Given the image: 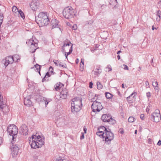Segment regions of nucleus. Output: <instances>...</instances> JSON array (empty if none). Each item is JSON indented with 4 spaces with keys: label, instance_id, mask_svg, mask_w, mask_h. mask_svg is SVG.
<instances>
[{
    "label": "nucleus",
    "instance_id": "nucleus-1",
    "mask_svg": "<svg viewBox=\"0 0 161 161\" xmlns=\"http://www.w3.org/2000/svg\"><path fill=\"white\" fill-rule=\"evenodd\" d=\"M30 140L31 147L36 149L41 147L44 144V139L40 136L33 135Z\"/></svg>",
    "mask_w": 161,
    "mask_h": 161
},
{
    "label": "nucleus",
    "instance_id": "nucleus-2",
    "mask_svg": "<svg viewBox=\"0 0 161 161\" xmlns=\"http://www.w3.org/2000/svg\"><path fill=\"white\" fill-rule=\"evenodd\" d=\"M82 101L81 97H75L72 99L71 111L74 114L76 113L81 109L82 106Z\"/></svg>",
    "mask_w": 161,
    "mask_h": 161
},
{
    "label": "nucleus",
    "instance_id": "nucleus-3",
    "mask_svg": "<svg viewBox=\"0 0 161 161\" xmlns=\"http://www.w3.org/2000/svg\"><path fill=\"white\" fill-rule=\"evenodd\" d=\"M36 20L37 21V23L41 26L47 25L49 23L48 15L46 12H40L36 17Z\"/></svg>",
    "mask_w": 161,
    "mask_h": 161
},
{
    "label": "nucleus",
    "instance_id": "nucleus-4",
    "mask_svg": "<svg viewBox=\"0 0 161 161\" xmlns=\"http://www.w3.org/2000/svg\"><path fill=\"white\" fill-rule=\"evenodd\" d=\"M7 131L9 135L12 136L13 142L15 141L14 139L16 137L18 133V129L17 126L14 125H10L8 127Z\"/></svg>",
    "mask_w": 161,
    "mask_h": 161
},
{
    "label": "nucleus",
    "instance_id": "nucleus-5",
    "mask_svg": "<svg viewBox=\"0 0 161 161\" xmlns=\"http://www.w3.org/2000/svg\"><path fill=\"white\" fill-rule=\"evenodd\" d=\"M64 17L69 19L72 18L75 14L74 10L71 7H68L65 8L63 12Z\"/></svg>",
    "mask_w": 161,
    "mask_h": 161
},
{
    "label": "nucleus",
    "instance_id": "nucleus-6",
    "mask_svg": "<svg viewBox=\"0 0 161 161\" xmlns=\"http://www.w3.org/2000/svg\"><path fill=\"white\" fill-rule=\"evenodd\" d=\"M102 137L103 139H105V141L106 142L110 141L113 140L114 138V134L112 133L110 130L108 129L104 133H103Z\"/></svg>",
    "mask_w": 161,
    "mask_h": 161
},
{
    "label": "nucleus",
    "instance_id": "nucleus-7",
    "mask_svg": "<svg viewBox=\"0 0 161 161\" xmlns=\"http://www.w3.org/2000/svg\"><path fill=\"white\" fill-rule=\"evenodd\" d=\"M150 119L155 122H158L160 120L161 115L160 111L158 110H156L154 112L151 114L150 116Z\"/></svg>",
    "mask_w": 161,
    "mask_h": 161
},
{
    "label": "nucleus",
    "instance_id": "nucleus-8",
    "mask_svg": "<svg viewBox=\"0 0 161 161\" xmlns=\"http://www.w3.org/2000/svg\"><path fill=\"white\" fill-rule=\"evenodd\" d=\"M26 43L30 46V52L31 53H34L38 48L37 44L32 39H30L26 42Z\"/></svg>",
    "mask_w": 161,
    "mask_h": 161
},
{
    "label": "nucleus",
    "instance_id": "nucleus-9",
    "mask_svg": "<svg viewBox=\"0 0 161 161\" xmlns=\"http://www.w3.org/2000/svg\"><path fill=\"white\" fill-rule=\"evenodd\" d=\"M14 142H11V145L10 146V149L11 150L12 154L15 156L18 155L19 148H20L21 145L15 144H14Z\"/></svg>",
    "mask_w": 161,
    "mask_h": 161
},
{
    "label": "nucleus",
    "instance_id": "nucleus-10",
    "mask_svg": "<svg viewBox=\"0 0 161 161\" xmlns=\"http://www.w3.org/2000/svg\"><path fill=\"white\" fill-rule=\"evenodd\" d=\"M91 108L94 112H99L103 108L101 103L98 101H93Z\"/></svg>",
    "mask_w": 161,
    "mask_h": 161
},
{
    "label": "nucleus",
    "instance_id": "nucleus-11",
    "mask_svg": "<svg viewBox=\"0 0 161 161\" xmlns=\"http://www.w3.org/2000/svg\"><path fill=\"white\" fill-rule=\"evenodd\" d=\"M71 46V47L69 49V52L66 53L67 55H68L71 54L72 51V46L73 45L68 40H66L64 42V44L62 47V49L63 51H65V47H66L68 46V48H69V46Z\"/></svg>",
    "mask_w": 161,
    "mask_h": 161
},
{
    "label": "nucleus",
    "instance_id": "nucleus-12",
    "mask_svg": "<svg viewBox=\"0 0 161 161\" xmlns=\"http://www.w3.org/2000/svg\"><path fill=\"white\" fill-rule=\"evenodd\" d=\"M14 62V60L11 56L6 57L5 59H3L2 62L4 64L5 67H6L10 64Z\"/></svg>",
    "mask_w": 161,
    "mask_h": 161
},
{
    "label": "nucleus",
    "instance_id": "nucleus-13",
    "mask_svg": "<svg viewBox=\"0 0 161 161\" xmlns=\"http://www.w3.org/2000/svg\"><path fill=\"white\" fill-rule=\"evenodd\" d=\"M28 130L27 126L25 124L22 125L20 128L19 132L23 135H27Z\"/></svg>",
    "mask_w": 161,
    "mask_h": 161
},
{
    "label": "nucleus",
    "instance_id": "nucleus-14",
    "mask_svg": "<svg viewBox=\"0 0 161 161\" xmlns=\"http://www.w3.org/2000/svg\"><path fill=\"white\" fill-rule=\"evenodd\" d=\"M58 23L59 21L56 19H52L51 22V24L52 29L57 27L58 30L61 31V28L59 27Z\"/></svg>",
    "mask_w": 161,
    "mask_h": 161
},
{
    "label": "nucleus",
    "instance_id": "nucleus-15",
    "mask_svg": "<svg viewBox=\"0 0 161 161\" xmlns=\"http://www.w3.org/2000/svg\"><path fill=\"white\" fill-rule=\"evenodd\" d=\"M31 97L30 96L24 98V103L25 105L27 107L33 106L32 102L30 100Z\"/></svg>",
    "mask_w": 161,
    "mask_h": 161
},
{
    "label": "nucleus",
    "instance_id": "nucleus-16",
    "mask_svg": "<svg viewBox=\"0 0 161 161\" xmlns=\"http://www.w3.org/2000/svg\"><path fill=\"white\" fill-rule=\"evenodd\" d=\"M39 6V3L38 2H36L35 0L32 1L30 5V7L34 11L36 10Z\"/></svg>",
    "mask_w": 161,
    "mask_h": 161
},
{
    "label": "nucleus",
    "instance_id": "nucleus-17",
    "mask_svg": "<svg viewBox=\"0 0 161 161\" xmlns=\"http://www.w3.org/2000/svg\"><path fill=\"white\" fill-rule=\"evenodd\" d=\"M97 130H98V131L97 132V135L100 137L101 136L102 137L103 136V133H104V132H106V131H107V129L105 127L103 126L98 128Z\"/></svg>",
    "mask_w": 161,
    "mask_h": 161
},
{
    "label": "nucleus",
    "instance_id": "nucleus-18",
    "mask_svg": "<svg viewBox=\"0 0 161 161\" xmlns=\"http://www.w3.org/2000/svg\"><path fill=\"white\" fill-rule=\"evenodd\" d=\"M135 92H133L130 96L127 97V100L128 103H133L135 96Z\"/></svg>",
    "mask_w": 161,
    "mask_h": 161
},
{
    "label": "nucleus",
    "instance_id": "nucleus-19",
    "mask_svg": "<svg viewBox=\"0 0 161 161\" xmlns=\"http://www.w3.org/2000/svg\"><path fill=\"white\" fill-rule=\"evenodd\" d=\"M110 115H108L107 114H104L102 116L101 119L104 122H108L109 119L110 118Z\"/></svg>",
    "mask_w": 161,
    "mask_h": 161
},
{
    "label": "nucleus",
    "instance_id": "nucleus-20",
    "mask_svg": "<svg viewBox=\"0 0 161 161\" xmlns=\"http://www.w3.org/2000/svg\"><path fill=\"white\" fill-rule=\"evenodd\" d=\"M53 62L57 66H59L64 68H66L67 66L66 64H63V63L57 60H54L53 61Z\"/></svg>",
    "mask_w": 161,
    "mask_h": 161
},
{
    "label": "nucleus",
    "instance_id": "nucleus-21",
    "mask_svg": "<svg viewBox=\"0 0 161 161\" xmlns=\"http://www.w3.org/2000/svg\"><path fill=\"white\" fill-rule=\"evenodd\" d=\"M67 90L66 89L63 90L60 93L61 98L65 99L66 98L67 94Z\"/></svg>",
    "mask_w": 161,
    "mask_h": 161
},
{
    "label": "nucleus",
    "instance_id": "nucleus-22",
    "mask_svg": "<svg viewBox=\"0 0 161 161\" xmlns=\"http://www.w3.org/2000/svg\"><path fill=\"white\" fill-rule=\"evenodd\" d=\"M64 86V85L60 82L58 83L55 85V89L56 91H58Z\"/></svg>",
    "mask_w": 161,
    "mask_h": 161
},
{
    "label": "nucleus",
    "instance_id": "nucleus-23",
    "mask_svg": "<svg viewBox=\"0 0 161 161\" xmlns=\"http://www.w3.org/2000/svg\"><path fill=\"white\" fill-rule=\"evenodd\" d=\"M3 97H0V108H3L4 106L5 102L3 101Z\"/></svg>",
    "mask_w": 161,
    "mask_h": 161
},
{
    "label": "nucleus",
    "instance_id": "nucleus-24",
    "mask_svg": "<svg viewBox=\"0 0 161 161\" xmlns=\"http://www.w3.org/2000/svg\"><path fill=\"white\" fill-rule=\"evenodd\" d=\"M11 57L14 60V61L17 62L18 60L20 59V57L18 55L15 54Z\"/></svg>",
    "mask_w": 161,
    "mask_h": 161
},
{
    "label": "nucleus",
    "instance_id": "nucleus-25",
    "mask_svg": "<svg viewBox=\"0 0 161 161\" xmlns=\"http://www.w3.org/2000/svg\"><path fill=\"white\" fill-rule=\"evenodd\" d=\"M109 2V4L113 5H115L117 3V0H108Z\"/></svg>",
    "mask_w": 161,
    "mask_h": 161
},
{
    "label": "nucleus",
    "instance_id": "nucleus-26",
    "mask_svg": "<svg viewBox=\"0 0 161 161\" xmlns=\"http://www.w3.org/2000/svg\"><path fill=\"white\" fill-rule=\"evenodd\" d=\"M41 66L37 64H36V65H35V68L36 69L37 71L39 72L40 75V70L41 69Z\"/></svg>",
    "mask_w": 161,
    "mask_h": 161
},
{
    "label": "nucleus",
    "instance_id": "nucleus-27",
    "mask_svg": "<svg viewBox=\"0 0 161 161\" xmlns=\"http://www.w3.org/2000/svg\"><path fill=\"white\" fill-rule=\"evenodd\" d=\"M108 122H109V124H114L115 123V120L112 118L111 116H110V118L109 119Z\"/></svg>",
    "mask_w": 161,
    "mask_h": 161
},
{
    "label": "nucleus",
    "instance_id": "nucleus-28",
    "mask_svg": "<svg viewBox=\"0 0 161 161\" xmlns=\"http://www.w3.org/2000/svg\"><path fill=\"white\" fill-rule=\"evenodd\" d=\"M105 96L107 99H111L113 97V95L107 92L105 93Z\"/></svg>",
    "mask_w": 161,
    "mask_h": 161
},
{
    "label": "nucleus",
    "instance_id": "nucleus-29",
    "mask_svg": "<svg viewBox=\"0 0 161 161\" xmlns=\"http://www.w3.org/2000/svg\"><path fill=\"white\" fill-rule=\"evenodd\" d=\"M97 88L98 90L101 89L103 88V86L99 82H97Z\"/></svg>",
    "mask_w": 161,
    "mask_h": 161
},
{
    "label": "nucleus",
    "instance_id": "nucleus-30",
    "mask_svg": "<svg viewBox=\"0 0 161 161\" xmlns=\"http://www.w3.org/2000/svg\"><path fill=\"white\" fill-rule=\"evenodd\" d=\"M12 10L13 12L16 13L18 12L19 10L18 8L16 6H13L12 8Z\"/></svg>",
    "mask_w": 161,
    "mask_h": 161
},
{
    "label": "nucleus",
    "instance_id": "nucleus-31",
    "mask_svg": "<svg viewBox=\"0 0 161 161\" xmlns=\"http://www.w3.org/2000/svg\"><path fill=\"white\" fill-rule=\"evenodd\" d=\"M18 13L20 14V16L22 18L24 19L25 18L24 14L21 10H20L19 11H18Z\"/></svg>",
    "mask_w": 161,
    "mask_h": 161
},
{
    "label": "nucleus",
    "instance_id": "nucleus-32",
    "mask_svg": "<svg viewBox=\"0 0 161 161\" xmlns=\"http://www.w3.org/2000/svg\"><path fill=\"white\" fill-rule=\"evenodd\" d=\"M134 119L133 117H130L128 119V121L129 122H133L134 121Z\"/></svg>",
    "mask_w": 161,
    "mask_h": 161
},
{
    "label": "nucleus",
    "instance_id": "nucleus-33",
    "mask_svg": "<svg viewBox=\"0 0 161 161\" xmlns=\"http://www.w3.org/2000/svg\"><path fill=\"white\" fill-rule=\"evenodd\" d=\"M107 69H108V71L109 72L112 70V69L111 68V66L110 65H108L107 67L106 68V71H107Z\"/></svg>",
    "mask_w": 161,
    "mask_h": 161
},
{
    "label": "nucleus",
    "instance_id": "nucleus-34",
    "mask_svg": "<svg viewBox=\"0 0 161 161\" xmlns=\"http://www.w3.org/2000/svg\"><path fill=\"white\" fill-rule=\"evenodd\" d=\"M95 72L96 73V74H100L102 72L101 69H95Z\"/></svg>",
    "mask_w": 161,
    "mask_h": 161
},
{
    "label": "nucleus",
    "instance_id": "nucleus-35",
    "mask_svg": "<svg viewBox=\"0 0 161 161\" xmlns=\"http://www.w3.org/2000/svg\"><path fill=\"white\" fill-rule=\"evenodd\" d=\"M97 95H95V97H94L93 98L91 99V101L93 102V101H96L97 100Z\"/></svg>",
    "mask_w": 161,
    "mask_h": 161
},
{
    "label": "nucleus",
    "instance_id": "nucleus-36",
    "mask_svg": "<svg viewBox=\"0 0 161 161\" xmlns=\"http://www.w3.org/2000/svg\"><path fill=\"white\" fill-rule=\"evenodd\" d=\"M152 85L153 87H156L158 86V83L157 81L153 82Z\"/></svg>",
    "mask_w": 161,
    "mask_h": 161
},
{
    "label": "nucleus",
    "instance_id": "nucleus-37",
    "mask_svg": "<svg viewBox=\"0 0 161 161\" xmlns=\"http://www.w3.org/2000/svg\"><path fill=\"white\" fill-rule=\"evenodd\" d=\"M63 159H62L61 157H59L57 158L55 160H54L53 161H63Z\"/></svg>",
    "mask_w": 161,
    "mask_h": 161
},
{
    "label": "nucleus",
    "instance_id": "nucleus-38",
    "mask_svg": "<svg viewBox=\"0 0 161 161\" xmlns=\"http://www.w3.org/2000/svg\"><path fill=\"white\" fill-rule=\"evenodd\" d=\"M156 15L157 16H158L159 17H160L161 16V11L160 10L157 11Z\"/></svg>",
    "mask_w": 161,
    "mask_h": 161
},
{
    "label": "nucleus",
    "instance_id": "nucleus-39",
    "mask_svg": "<svg viewBox=\"0 0 161 161\" xmlns=\"http://www.w3.org/2000/svg\"><path fill=\"white\" fill-rule=\"evenodd\" d=\"M43 100L45 101V104L46 105V106L47 105V104L50 101H48V100H47V98H44Z\"/></svg>",
    "mask_w": 161,
    "mask_h": 161
},
{
    "label": "nucleus",
    "instance_id": "nucleus-40",
    "mask_svg": "<svg viewBox=\"0 0 161 161\" xmlns=\"http://www.w3.org/2000/svg\"><path fill=\"white\" fill-rule=\"evenodd\" d=\"M145 85L147 88H149L150 87L149 83L148 81H147L145 82Z\"/></svg>",
    "mask_w": 161,
    "mask_h": 161
},
{
    "label": "nucleus",
    "instance_id": "nucleus-41",
    "mask_svg": "<svg viewBox=\"0 0 161 161\" xmlns=\"http://www.w3.org/2000/svg\"><path fill=\"white\" fill-rule=\"evenodd\" d=\"M93 20H90L87 22V23L88 24L92 25L93 23Z\"/></svg>",
    "mask_w": 161,
    "mask_h": 161
},
{
    "label": "nucleus",
    "instance_id": "nucleus-42",
    "mask_svg": "<svg viewBox=\"0 0 161 161\" xmlns=\"http://www.w3.org/2000/svg\"><path fill=\"white\" fill-rule=\"evenodd\" d=\"M123 66H124V69L125 70H128V67L125 64H123Z\"/></svg>",
    "mask_w": 161,
    "mask_h": 161
},
{
    "label": "nucleus",
    "instance_id": "nucleus-43",
    "mask_svg": "<svg viewBox=\"0 0 161 161\" xmlns=\"http://www.w3.org/2000/svg\"><path fill=\"white\" fill-rule=\"evenodd\" d=\"M50 76V75L49 74V73L48 72H47L46 73V75H45V76L44 78V79H45L46 77L47 76V77H49Z\"/></svg>",
    "mask_w": 161,
    "mask_h": 161
},
{
    "label": "nucleus",
    "instance_id": "nucleus-44",
    "mask_svg": "<svg viewBox=\"0 0 161 161\" xmlns=\"http://www.w3.org/2000/svg\"><path fill=\"white\" fill-rule=\"evenodd\" d=\"M53 69L52 67H50L49 70L50 71V72H51V73H53Z\"/></svg>",
    "mask_w": 161,
    "mask_h": 161
},
{
    "label": "nucleus",
    "instance_id": "nucleus-45",
    "mask_svg": "<svg viewBox=\"0 0 161 161\" xmlns=\"http://www.w3.org/2000/svg\"><path fill=\"white\" fill-rule=\"evenodd\" d=\"M140 118L142 119L143 120L144 118V115L143 114H141L140 115Z\"/></svg>",
    "mask_w": 161,
    "mask_h": 161
},
{
    "label": "nucleus",
    "instance_id": "nucleus-46",
    "mask_svg": "<svg viewBox=\"0 0 161 161\" xmlns=\"http://www.w3.org/2000/svg\"><path fill=\"white\" fill-rule=\"evenodd\" d=\"M92 85H93V83L92 82H90L89 83V87L90 88H92Z\"/></svg>",
    "mask_w": 161,
    "mask_h": 161
},
{
    "label": "nucleus",
    "instance_id": "nucleus-47",
    "mask_svg": "<svg viewBox=\"0 0 161 161\" xmlns=\"http://www.w3.org/2000/svg\"><path fill=\"white\" fill-rule=\"evenodd\" d=\"M146 95L147 97H150L151 96L150 93L149 92L146 93Z\"/></svg>",
    "mask_w": 161,
    "mask_h": 161
},
{
    "label": "nucleus",
    "instance_id": "nucleus-48",
    "mask_svg": "<svg viewBox=\"0 0 161 161\" xmlns=\"http://www.w3.org/2000/svg\"><path fill=\"white\" fill-rule=\"evenodd\" d=\"M77 26L76 25H74L72 27V29L74 30H75L77 29Z\"/></svg>",
    "mask_w": 161,
    "mask_h": 161
},
{
    "label": "nucleus",
    "instance_id": "nucleus-49",
    "mask_svg": "<svg viewBox=\"0 0 161 161\" xmlns=\"http://www.w3.org/2000/svg\"><path fill=\"white\" fill-rule=\"evenodd\" d=\"M156 19L157 21H159L160 19V17H159L158 16H157V17L156 18Z\"/></svg>",
    "mask_w": 161,
    "mask_h": 161
},
{
    "label": "nucleus",
    "instance_id": "nucleus-50",
    "mask_svg": "<svg viewBox=\"0 0 161 161\" xmlns=\"http://www.w3.org/2000/svg\"><path fill=\"white\" fill-rule=\"evenodd\" d=\"M84 134L82 133V135L80 137V139H83L84 138Z\"/></svg>",
    "mask_w": 161,
    "mask_h": 161
},
{
    "label": "nucleus",
    "instance_id": "nucleus-51",
    "mask_svg": "<svg viewBox=\"0 0 161 161\" xmlns=\"http://www.w3.org/2000/svg\"><path fill=\"white\" fill-rule=\"evenodd\" d=\"M147 142L149 144H151L152 142L151 139H148L147 140Z\"/></svg>",
    "mask_w": 161,
    "mask_h": 161
},
{
    "label": "nucleus",
    "instance_id": "nucleus-52",
    "mask_svg": "<svg viewBox=\"0 0 161 161\" xmlns=\"http://www.w3.org/2000/svg\"><path fill=\"white\" fill-rule=\"evenodd\" d=\"M157 145L158 146H160L161 145V141L159 140L158 142L157 143Z\"/></svg>",
    "mask_w": 161,
    "mask_h": 161
},
{
    "label": "nucleus",
    "instance_id": "nucleus-53",
    "mask_svg": "<svg viewBox=\"0 0 161 161\" xmlns=\"http://www.w3.org/2000/svg\"><path fill=\"white\" fill-rule=\"evenodd\" d=\"M80 67H81L82 68H83L84 67V64H80Z\"/></svg>",
    "mask_w": 161,
    "mask_h": 161
},
{
    "label": "nucleus",
    "instance_id": "nucleus-54",
    "mask_svg": "<svg viewBox=\"0 0 161 161\" xmlns=\"http://www.w3.org/2000/svg\"><path fill=\"white\" fill-rule=\"evenodd\" d=\"M153 58L151 61V64L154 67L153 64Z\"/></svg>",
    "mask_w": 161,
    "mask_h": 161
},
{
    "label": "nucleus",
    "instance_id": "nucleus-55",
    "mask_svg": "<svg viewBox=\"0 0 161 161\" xmlns=\"http://www.w3.org/2000/svg\"><path fill=\"white\" fill-rule=\"evenodd\" d=\"M154 89L155 90H157L158 91L159 88L158 86H157L156 87H155Z\"/></svg>",
    "mask_w": 161,
    "mask_h": 161
},
{
    "label": "nucleus",
    "instance_id": "nucleus-56",
    "mask_svg": "<svg viewBox=\"0 0 161 161\" xmlns=\"http://www.w3.org/2000/svg\"><path fill=\"white\" fill-rule=\"evenodd\" d=\"M83 130H84V131L85 132V133H86V131H87V129H86V128L85 127H84V128H83Z\"/></svg>",
    "mask_w": 161,
    "mask_h": 161
},
{
    "label": "nucleus",
    "instance_id": "nucleus-57",
    "mask_svg": "<svg viewBox=\"0 0 161 161\" xmlns=\"http://www.w3.org/2000/svg\"><path fill=\"white\" fill-rule=\"evenodd\" d=\"M84 59H81V62L80 64H84Z\"/></svg>",
    "mask_w": 161,
    "mask_h": 161
},
{
    "label": "nucleus",
    "instance_id": "nucleus-58",
    "mask_svg": "<svg viewBox=\"0 0 161 161\" xmlns=\"http://www.w3.org/2000/svg\"><path fill=\"white\" fill-rule=\"evenodd\" d=\"M2 143V138L0 137V145Z\"/></svg>",
    "mask_w": 161,
    "mask_h": 161
},
{
    "label": "nucleus",
    "instance_id": "nucleus-59",
    "mask_svg": "<svg viewBox=\"0 0 161 161\" xmlns=\"http://www.w3.org/2000/svg\"><path fill=\"white\" fill-rule=\"evenodd\" d=\"M76 64H78V62H79V60L78 59H77L76 60Z\"/></svg>",
    "mask_w": 161,
    "mask_h": 161
},
{
    "label": "nucleus",
    "instance_id": "nucleus-60",
    "mask_svg": "<svg viewBox=\"0 0 161 161\" xmlns=\"http://www.w3.org/2000/svg\"><path fill=\"white\" fill-rule=\"evenodd\" d=\"M117 57V58H118V60L119 59H120V56L119 55H118Z\"/></svg>",
    "mask_w": 161,
    "mask_h": 161
},
{
    "label": "nucleus",
    "instance_id": "nucleus-61",
    "mask_svg": "<svg viewBox=\"0 0 161 161\" xmlns=\"http://www.w3.org/2000/svg\"><path fill=\"white\" fill-rule=\"evenodd\" d=\"M156 29V28H154V26H152V30H154V29Z\"/></svg>",
    "mask_w": 161,
    "mask_h": 161
},
{
    "label": "nucleus",
    "instance_id": "nucleus-62",
    "mask_svg": "<svg viewBox=\"0 0 161 161\" xmlns=\"http://www.w3.org/2000/svg\"><path fill=\"white\" fill-rule=\"evenodd\" d=\"M121 52V51H118L117 52V54H119Z\"/></svg>",
    "mask_w": 161,
    "mask_h": 161
},
{
    "label": "nucleus",
    "instance_id": "nucleus-63",
    "mask_svg": "<svg viewBox=\"0 0 161 161\" xmlns=\"http://www.w3.org/2000/svg\"><path fill=\"white\" fill-rule=\"evenodd\" d=\"M158 4H160L161 6V1H159L158 2Z\"/></svg>",
    "mask_w": 161,
    "mask_h": 161
},
{
    "label": "nucleus",
    "instance_id": "nucleus-64",
    "mask_svg": "<svg viewBox=\"0 0 161 161\" xmlns=\"http://www.w3.org/2000/svg\"><path fill=\"white\" fill-rule=\"evenodd\" d=\"M123 133H124V131H123V130H121V131H120V133L121 134H123Z\"/></svg>",
    "mask_w": 161,
    "mask_h": 161
}]
</instances>
